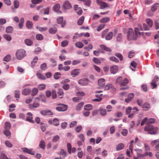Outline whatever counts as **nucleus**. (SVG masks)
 Here are the masks:
<instances>
[{
  "label": "nucleus",
  "instance_id": "55",
  "mask_svg": "<svg viewBox=\"0 0 159 159\" xmlns=\"http://www.w3.org/2000/svg\"><path fill=\"white\" fill-rule=\"evenodd\" d=\"M68 151L70 154L71 153V146L70 143H68L67 144Z\"/></svg>",
  "mask_w": 159,
  "mask_h": 159
},
{
  "label": "nucleus",
  "instance_id": "6",
  "mask_svg": "<svg viewBox=\"0 0 159 159\" xmlns=\"http://www.w3.org/2000/svg\"><path fill=\"white\" fill-rule=\"evenodd\" d=\"M34 100L35 101L33 102V104L29 105V107L30 108H37L39 106V98L37 97L35 98Z\"/></svg>",
  "mask_w": 159,
  "mask_h": 159
},
{
  "label": "nucleus",
  "instance_id": "56",
  "mask_svg": "<svg viewBox=\"0 0 159 159\" xmlns=\"http://www.w3.org/2000/svg\"><path fill=\"white\" fill-rule=\"evenodd\" d=\"M42 0H31L32 3L34 4H37L40 3Z\"/></svg>",
  "mask_w": 159,
  "mask_h": 159
},
{
  "label": "nucleus",
  "instance_id": "3",
  "mask_svg": "<svg viewBox=\"0 0 159 159\" xmlns=\"http://www.w3.org/2000/svg\"><path fill=\"white\" fill-rule=\"evenodd\" d=\"M139 35H137L135 33V34H134L133 30L131 28L129 29L127 32V38L128 40H135L137 39V37Z\"/></svg>",
  "mask_w": 159,
  "mask_h": 159
},
{
  "label": "nucleus",
  "instance_id": "25",
  "mask_svg": "<svg viewBox=\"0 0 159 159\" xmlns=\"http://www.w3.org/2000/svg\"><path fill=\"white\" fill-rule=\"evenodd\" d=\"M57 93L60 98H63L64 95V93L62 89H59L58 90Z\"/></svg>",
  "mask_w": 159,
  "mask_h": 159
},
{
  "label": "nucleus",
  "instance_id": "28",
  "mask_svg": "<svg viewBox=\"0 0 159 159\" xmlns=\"http://www.w3.org/2000/svg\"><path fill=\"white\" fill-rule=\"evenodd\" d=\"M39 146L41 148L43 149L45 148V143L44 140H41L40 142Z\"/></svg>",
  "mask_w": 159,
  "mask_h": 159
},
{
  "label": "nucleus",
  "instance_id": "37",
  "mask_svg": "<svg viewBox=\"0 0 159 159\" xmlns=\"http://www.w3.org/2000/svg\"><path fill=\"white\" fill-rule=\"evenodd\" d=\"M100 47L102 49H104L107 52H110L111 51V49L110 48L106 47L105 45H100Z\"/></svg>",
  "mask_w": 159,
  "mask_h": 159
},
{
  "label": "nucleus",
  "instance_id": "46",
  "mask_svg": "<svg viewBox=\"0 0 159 159\" xmlns=\"http://www.w3.org/2000/svg\"><path fill=\"white\" fill-rule=\"evenodd\" d=\"M75 45L76 47L79 48H81L83 46V43L80 42H77L75 43Z\"/></svg>",
  "mask_w": 159,
  "mask_h": 159
},
{
  "label": "nucleus",
  "instance_id": "14",
  "mask_svg": "<svg viewBox=\"0 0 159 159\" xmlns=\"http://www.w3.org/2000/svg\"><path fill=\"white\" fill-rule=\"evenodd\" d=\"M118 70V67L116 65L111 66L110 68V70L111 73L115 74L116 73Z\"/></svg>",
  "mask_w": 159,
  "mask_h": 159
},
{
  "label": "nucleus",
  "instance_id": "36",
  "mask_svg": "<svg viewBox=\"0 0 159 159\" xmlns=\"http://www.w3.org/2000/svg\"><path fill=\"white\" fill-rule=\"evenodd\" d=\"M24 21V18H21L20 20V22L19 24V27L20 29H21L22 28L23 26Z\"/></svg>",
  "mask_w": 159,
  "mask_h": 159
},
{
  "label": "nucleus",
  "instance_id": "60",
  "mask_svg": "<svg viewBox=\"0 0 159 159\" xmlns=\"http://www.w3.org/2000/svg\"><path fill=\"white\" fill-rule=\"evenodd\" d=\"M122 38V34L121 33L118 34L116 37V41L119 42L121 41Z\"/></svg>",
  "mask_w": 159,
  "mask_h": 159
},
{
  "label": "nucleus",
  "instance_id": "57",
  "mask_svg": "<svg viewBox=\"0 0 159 159\" xmlns=\"http://www.w3.org/2000/svg\"><path fill=\"white\" fill-rule=\"evenodd\" d=\"M37 75L38 77L39 78L42 80H45L46 78L45 76L42 74L40 73L37 74Z\"/></svg>",
  "mask_w": 159,
  "mask_h": 159
},
{
  "label": "nucleus",
  "instance_id": "4",
  "mask_svg": "<svg viewBox=\"0 0 159 159\" xmlns=\"http://www.w3.org/2000/svg\"><path fill=\"white\" fill-rule=\"evenodd\" d=\"M25 51L23 49H20L16 51V58L18 60L22 59L25 56Z\"/></svg>",
  "mask_w": 159,
  "mask_h": 159
},
{
  "label": "nucleus",
  "instance_id": "9",
  "mask_svg": "<svg viewBox=\"0 0 159 159\" xmlns=\"http://www.w3.org/2000/svg\"><path fill=\"white\" fill-rule=\"evenodd\" d=\"M97 2L100 6V8L101 9L106 7H109V6L107 3L100 0H97Z\"/></svg>",
  "mask_w": 159,
  "mask_h": 159
},
{
  "label": "nucleus",
  "instance_id": "22",
  "mask_svg": "<svg viewBox=\"0 0 159 159\" xmlns=\"http://www.w3.org/2000/svg\"><path fill=\"white\" fill-rule=\"evenodd\" d=\"M125 145L123 143H120L116 146V149L117 151H119L122 149L124 147Z\"/></svg>",
  "mask_w": 159,
  "mask_h": 159
},
{
  "label": "nucleus",
  "instance_id": "44",
  "mask_svg": "<svg viewBox=\"0 0 159 159\" xmlns=\"http://www.w3.org/2000/svg\"><path fill=\"white\" fill-rule=\"evenodd\" d=\"M3 37L7 41H10L11 40V37L9 35L5 34L3 35Z\"/></svg>",
  "mask_w": 159,
  "mask_h": 159
},
{
  "label": "nucleus",
  "instance_id": "32",
  "mask_svg": "<svg viewBox=\"0 0 159 159\" xmlns=\"http://www.w3.org/2000/svg\"><path fill=\"white\" fill-rule=\"evenodd\" d=\"M146 21L150 28L152 27L153 22L152 20L148 18L146 20Z\"/></svg>",
  "mask_w": 159,
  "mask_h": 159
},
{
  "label": "nucleus",
  "instance_id": "29",
  "mask_svg": "<svg viewBox=\"0 0 159 159\" xmlns=\"http://www.w3.org/2000/svg\"><path fill=\"white\" fill-rule=\"evenodd\" d=\"M24 42L25 44L28 46H31L33 43V42L28 39H25Z\"/></svg>",
  "mask_w": 159,
  "mask_h": 159
},
{
  "label": "nucleus",
  "instance_id": "39",
  "mask_svg": "<svg viewBox=\"0 0 159 159\" xmlns=\"http://www.w3.org/2000/svg\"><path fill=\"white\" fill-rule=\"evenodd\" d=\"M110 19L108 17H105L100 20V21L102 23H105L108 22L110 20Z\"/></svg>",
  "mask_w": 159,
  "mask_h": 159
},
{
  "label": "nucleus",
  "instance_id": "16",
  "mask_svg": "<svg viewBox=\"0 0 159 159\" xmlns=\"http://www.w3.org/2000/svg\"><path fill=\"white\" fill-rule=\"evenodd\" d=\"M134 97V94L133 93H130L128 94L127 98L125 99V101L127 103H128L132 101Z\"/></svg>",
  "mask_w": 159,
  "mask_h": 159
},
{
  "label": "nucleus",
  "instance_id": "59",
  "mask_svg": "<svg viewBox=\"0 0 159 159\" xmlns=\"http://www.w3.org/2000/svg\"><path fill=\"white\" fill-rule=\"evenodd\" d=\"M143 102V100L141 99H138L137 100V102L138 104L140 107H142Z\"/></svg>",
  "mask_w": 159,
  "mask_h": 159
},
{
  "label": "nucleus",
  "instance_id": "15",
  "mask_svg": "<svg viewBox=\"0 0 159 159\" xmlns=\"http://www.w3.org/2000/svg\"><path fill=\"white\" fill-rule=\"evenodd\" d=\"M75 10L78 15H80L82 14L83 11L81 8L78 7V6L77 5H75L74 6Z\"/></svg>",
  "mask_w": 159,
  "mask_h": 159
},
{
  "label": "nucleus",
  "instance_id": "30",
  "mask_svg": "<svg viewBox=\"0 0 159 159\" xmlns=\"http://www.w3.org/2000/svg\"><path fill=\"white\" fill-rule=\"evenodd\" d=\"M113 36V33L112 32H109L106 36L105 39L107 40H110L111 39Z\"/></svg>",
  "mask_w": 159,
  "mask_h": 159
},
{
  "label": "nucleus",
  "instance_id": "27",
  "mask_svg": "<svg viewBox=\"0 0 159 159\" xmlns=\"http://www.w3.org/2000/svg\"><path fill=\"white\" fill-rule=\"evenodd\" d=\"M84 104L83 102H81L79 103L77 106L76 107V110L77 111H80L81 110Z\"/></svg>",
  "mask_w": 159,
  "mask_h": 159
},
{
  "label": "nucleus",
  "instance_id": "26",
  "mask_svg": "<svg viewBox=\"0 0 159 159\" xmlns=\"http://www.w3.org/2000/svg\"><path fill=\"white\" fill-rule=\"evenodd\" d=\"M13 30V28L11 26H8L6 28V31L7 33H11Z\"/></svg>",
  "mask_w": 159,
  "mask_h": 159
},
{
  "label": "nucleus",
  "instance_id": "13",
  "mask_svg": "<svg viewBox=\"0 0 159 159\" xmlns=\"http://www.w3.org/2000/svg\"><path fill=\"white\" fill-rule=\"evenodd\" d=\"M57 22L58 24H61V27H64L66 25V22L63 20V17L61 16L57 19Z\"/></svg>",
  "mask_w": 159,
  "mask_h": 159
},
{
  "label": "nucleus",
  "instance_id": "58",
  "mask_svg": "<svg viewBox=\"0 0 159 159\" xmlns=\"http://www.w3.org/2000/svg\"><path fill=\"white\" fill-rule=\"evenodd\" d=\"M38 92V89L36 88H34L32 90V96L35 95Z\"/></svg>",
  "mask_w": 159,
  "mask_h": 159
},
{
  "label": "nucleus",
  "instance_id": "61",
  "mask_svg": "<svg viewBox=\"0 0 159 159\" xmlns=\"http://www.w3.org/2000/svg\"><path fill=\"white\" fill-rule=\"evenodd\" d=\"M60 75H61V74L60 73L56 72L54 75V78L55 79L57 80L60 78Z\"/></svg>",
  "mask_w": 159,
  "mask_h": 159
},
{
  "label": "nucleus",
  "instance_id": "19",
  "mask_svg": "<svg viewBox=\"0 0 159 159\" xmlns=\"http://www.w3.org/2000/svg\"><path fill=\"white\" fill-rule=\"evenodd\" d=\"M80 72L79 69H76L73 70L71 72V74L73 77H74L79 75Z\"/></svg>",
  "mask_w": 159,
  "mask_h": 159
},
{
  "label": "nucleus",
  "instance_id": "5",
  "mask_svg": "<svg viewBox=\"0 0 159 159\" xmlns=\"http://www.w3.org/2000/svg\"><path fill=\"white\" fill-rule=\"evenodd\" d=\"M56 110L58 111H65L67 108V105L62 104H58Z\"/></svg>",
  "mask_w": 159,
  "mask_h": 159
},
{
  "label": "nucleus",
  "instance_id": "53",
  "mask_svg": "<svg viewBox=\"0 0 159 159\" xmlns=\"http://www.w3.org/2000/svg\"><path fill=\"white\" fill-rule=\"evenodd\" d=\"M11 124L9 122H6L5 124V129H8L11 128Z\"/></svg>",
  "mask_w": 159,
  "mask_h": 159
},
{
  "label": "nucleus",
  "instance_id": "41",
  "mask_svg": "<svg viewBox=\"0 0 159 159\" xmlns=\"http://www.w3.org/2000/svg\"><path fill=\"white\" fill-rule=\"evenodd\" d=\"M109 59L111 61L115 62L116 63H118L119 61L118 59L114 56L111 57L109 58Z\"/></svg>",
  "mask_w": 159,
  "mask_h": 159
},
{
  "label": "nucleus",
  "instance_id": "42",
  "mask_svg": "<svg viewBox=\"0 0 159 159\" xmlns=\"http://www.w3.org/2000/svg\"><path fill=\"white\" fill-rule=\"evenodd\" d=\"M36 39L38 40H42L43 39V36L40 34H37L36 36Z\"/></svg>",
  "mask_w": 159,
  "mask_h": 159
},
{
  "label": "nucleus",
  "instance_id": "52",
  "mask_svg": "<svg viewBox=\"0 0 159 159\" xmlns=\"http://www.w3.org/2000/svg\"><path fill=\"white\" fill-rule=\"evenodd\" d=\"M14 6L15 8H17L19 7V2L17 0H15L14 2Z\"/></svg>",
  "mask_w": 159,
  "mask_h": 159
},
{
  "label": "nucleus",
  "instance_id": "31",
  "mask_svg": "<svg viewBox=\"0 0 159 159\" xmlns=\"http://www.w3.org/2000/svg\"><path fill=\"white\" fill-rule=\"evenodd\" d=\"M142 107L146 110H148L150 108V105L148 102H146L143 105Z\"/></svg>",
  "mask_w": 159,
  "mask_h": 159
},
{
  "label": "nucleus",
  "instance_id": "11",
  "mask_svg": "<svg viewBox=\"0 0 159 159\" xmlns=\"http://www.w3.org/2000/svg\"><path fill=\"white\" fill-rule=\"evenodd\" d=\"M22 150L25 153H27L31 155H34L35 154V152L32 151V149H28L24 148H21Z\"/></svg>",
  "mask_w": 159,
  "mask_h": 159
},
{
  "label": "nucleus",
  "instance_id": "17",
  "mask_svg": "<svg viewBox=\"0 0 159 159\" xmlns=\"http://www.w3.org/2000/svg\"><path fill=\"white\" fill-rule=\"evenodd\" d=\"M57 25H54L53 27L50 28L48 30L49 32L51 34H55L57 31Z\"/></svg>",
  "mask_w": 159,
  "mask_h": 159
},
{
  "label": "nucleus",
  "instance_id": "43",
  "mask_svg": "<svg viewBox=\"0 0 159 159\" xmlns=\"http://www.w3.org/2000/svg\"><path fill=\"white\" fill-rule=\"evenodd\" d=\"M38 59V58L37 56H36L34 57V58L31 62V66L32 67L34 66L35 63L37 61Z\"/></svg>",
  "mask_w": 159,
  "mask_h": 159
},
{
  "label": "nucleus",
  "instance_id": "7",
  "mask_svg": "<svg viewBox=\"0 0 159 159\" xmlns=\"http://www.w3.org/2000/svg\"><path fill=\"white\" fill-rule=\"evenodd\" d=\"M143 29L142 26L140 25H139L138 26V27H136L135 28L134 31L135 33L137 35H143V32H139V30H143Z\"/></svg>",
  "mask_w": 159,
  "mask_h": 159
},
{
  "label": "nucleus",
  "instance_id": "62",
  "mask_svg": "<svg viewBox=\"0 0 159 159\" xmlns=\"http://www.w3.org/2000/svg\"><path fill=\"white\" fill-rule=\"evenodd\" d=\"M76 94L78 96L82 97L85 95V93L83 91H78L77 92Z\"/></svg>",
  "mask_w": 159,
  "mask_h": 159
},
{
  "label": "nucleus",
  "instance_id": "2",
  "mask_svg": "<svg viewBox=\"0 0 159 159\" xmlns=\"http://www.w3.org/2000/svg\"><path fill=\"white\" fill-rule=\"evenodd\" d=\"M144 129L145 131H148V133L151 134H156L158 130L157 127H154L152 125H149L145 127Z\"/></svg>",
  "mask_w": 159,
  "mask_h": 159
},
{
  "label": "nucleus",
  "instance_id": "63",
  "mask_svg": "<svg viewBox=\"0 0 159 159\" xmlns=\"http://www.w3.org/2000/svg\"><path fill=\"white\" fill-rule=\"evenodd\" d=\"M128 130L126 129H123L121 132V134L124 136H126L128 133Z\"/></svg>",
  "mask_w": 159,
  "mask_h": 159
},
{
  "label": "nucleus",
  "instance_id": "24",
  "mask_svg": "<svg viewBox=\"0 0 159 159\" xmlns=\"http://www.w3.org/2000/svg\"><path fill=\"white\" fill-rule=\"evenodd\" d=\"M31 92V90L28 88L24 89L22 92V94L23 95H26L30 94Z\"/></svg>",
  "mask_w": 159,
  "mask_h": 159
},
{
  "label": "nucleus",
  "instance_id": "8",
  "mask_svg": "<svg viewBox=\"0 0 159 159\" xmlns=\"http://www.w3.org/2000/svg\"><path fill=\"white\" fill-rule=\"evenodd\" d=\"M89 80L87 78H83L79 80L78 81V83L82 86L87 85L89 83Z\"/></svg>",
  "mask_w": 159,
  "mask_h": 159
},
{
  "label": "nucleus",
  "instance_id": "33",
  "mask_svg": "<svg viewBox=\"0 0 159 159\" xmlns=\"http://www.w3.org/2000/svg\"><path fill=\"white\" fill-rule=\"evenodd\" d=\"M99 111H100V114L102 116H105L107 114V112L105 109L100 108Z\"/></svg>",
  "mask_w": 159,
  "mask_h": 159
},
{
  "label": "nucleus",
  "instance_id": "38",
  "mask_svg": "<svg viewBox=\"0 0 159 159\" xmlns=\"http://www.w3.org/2000/svg\"><path fill=\"white\" fill-rule=\"evenodd\" d=\"M26 26L28 29H31L33 26V23L31 21L28 20L26 23Z\"/></svg>",
  "mask_w": 159,
  "mask_h": 159
},
{
  "label": "nucleus",
  "instance_id": "48",
  "mask_svg": "<svg viewBox=\"0 0 159 159\" xmlns=\"http://www.w3.org/2000/svg\"><path fill=\"white\" fill-rule=\"evenodd\" d=\"M135 53V52L133 50L130 51L129 53L128 57L129 58H132L134 55Z\"/></svg>",
  "mask_w": 159,
  "mask_h": 159
},
{
  "label": "nucleus",
  "instance_id": "64",
  "mask_svg": "<svg viewBox=\"0 0 159 159\" xmlns=\"http://www.w3.org/2000/svg\"><path fill=\"white\" fill-rule=\"evenodd\" d=\"M4 134L7 137L10 135L11 133L10 131L7 129H5L4 131Z\"/></svg>",
  "mask_w": 159,
  "mask_h": 159
},
{
  "label": "nucleus",
  "instance_id": "47",
  "mask_svg": "<svg viewBox=\"0 0 159 159\" xmlns=\"http://www.w3.org/2000/svg\"><path fill=\"white\" fill-rule=\"evenodd\" d=\"M115 55L116 57L119 58L120 61H122L123 60V57L121 54L120 53H115Z\"/></svg>",
  "mask_w": 159,
  "mask_h": 159
},
{
  "label": "nucleus",
  "instance_id": "45",
  "mask_svg": "<svg viewBox=\"0 0 159 159\" xmlns=\"http://www.w3.org/2000/svg\"><path fill=\"white\" fill-rule=\"evenodd\" d=\"M46 87V85L43 84H40L38 86V89L40 90H43Z\"/></svg>",
  "mask_w": 159,
  "mask_h": 159
},
{
  "label": "nucleus",
  "instance_id": "40",
  "mask_svg": "<svg viewBox=\"0 0 159 159\" xmlns=\"http://www.w3.org/2000/svg\"><path fill=\"white\" fill-rule=\"evenodd\" d=\"M11 59V56L10 55H7L3 58V61L6 62H9Z\"/></svg>",
  "mask_w": 159,
  "mask_h": 159
},
{
  "label": "nucleus",
  "instance_id": "1",
  "mask_svg": "<svg viewBox=\"0 0 159 159\" xmlns=\"http://www.w3.org/2000/svg\"><path fill=\"white\" fill-rule=\"evenodd\" d=\"M128 83L129 80L127 78H125L123 80L122 77L121 76L118 77L116 80V83L120 86H125Z\"/></svg>",
  "mask_w": 159,
  "mask_h": 159
},
{
  "label": "nucleus",
  "instance_id": "12",
  "mask_svg": "<svg viewBox=\"0 0 159 159\" xmlns=\"http://www.w3.org/2000/svg\"><path fill=\"white\" fill-rule=\"evenodd\" d=\"M26 115L30 116H27L26 117L25 119L26 120L30 123H34V121L33 120V117L32 116V114L31 112H29L27 113Z\"/></svg>",
  "mask_w": 159,
  "mask_h": 159
},
{
  "label": "nucleus",
  "instance_id": "49",
  "mask_svg": "<svg viewBox=\"0 0 159 159\" xmlns=\"http://www.w3.org/2000/svg\"><path fill=\"white\" fill-rule=\"evenodd\" d=\"M52 98L54 99L56 98L57 97V95L56 93V91L54 90H52Z\"/></svg>",
  "mask_w": 159,
  "mask_h": 159
},
{
  "label": "nucleus",
  "instance_id": "18",
  "mask_svg": "<svg viewBox=\"0 0 159 159\" xmlns=\"http://www.w3.org/2000/svg\"><path fill=\"white\" fill-rule=\"evenodd\" d=\"M63 7L65 10L69 9L72 7L71 4L68 1H66L64 2Z\"/></svg>",
  "mask_w": 159,
  "mask_h": 159
},
{
  "label": "nucleus",
  "instance_id": "20",
  "mask_svg": "<svg viewBox=\"0 0 159 159\" xmlns=\"http://www.w3.org/2000/svg\"><path fill=\"white\" fill-rule=\"evenodd\" d=\"M60 8V4L59 3H57L54 6L53 10L55 12L61 13V12L59 11Z\"/></svg>",
  "mask_w": 159,
  "mask_h": 159
},
{
  "label": "nucleus",
  "instance_id": "34",
  "mask_svg": "<svg viewBox=\"0 0 159 159\" xmlns=\"http://www.w3.org/2000/svg\"><path fill=\"white\" fill-rule=\"evenodd\" d=\"M93 106L90 104L86 105L84 106V109L86 111H89L93 109Z\"/></svg>",
  "mask_w": 159,
  "mask_h": 159
},
{
  "label": "nucleus",
  "instance_id": "21",
  "mask_svg": "<svg viewBox=\"0 0 159 159\" xmlns=\"http://www.w3.org/2000/svg\"><path fill=\"white\" fill-rule=\"evenodd\" d=\"M98 84L99 86L102 88H103L105 84V80L103 78H101L99 79L98 81Z\"/></svg>",
  "mask_w": 159,
  "mask_h": 159
},
{
  "label": "nucleus",
  "instance_id": "50",
  "mask_svg": "<svg viewBox=\"0 0 159 159\" xmlns=\"http://www.w3.org/2000/svg\"><path fill=\"white\" fill-rule=\"evenodd\" d=\"M93 61L94 63L96 64H100L101 62L99 59L96 57H94Z\"/></svg>",
  "mask_w": 159,
  "mask_h": 159
},
{
  "label": "nucleus",
  "instance_id": "10",
  "mask_svg": "<svg viewBox=\"0 0 159 159\" xmlns=\"http://www.w3.org/2000/svg\"><path fill=\"white\" fill-rule=\"evenodd\" d=\"M48 123L51 125H53L55 126H57L59 125V120L56 118H54L53 120L50 119L48 120Z\"/></svg>",
  "mask_w": 159,
  "mask_h": 159
},
{
  "label": "nucleus",
  "instance_id": "23",
  "mask_svg": "<svg viewBox=\"0 0 159 159\" xmlns=\"http://www.w3.org/2000/svg\"><path fill=\"white\" fill-rule=\"evenodd\" d=\"M159 6L158 3H155L151 7V10L152 11H155L157 9V8Z\"/></svg>",
  "mask_w": 159,
  "mask_h": 159
},
{
  "label": "nucleus",
  "instance_id": "35",
  "mask_svg": "<svg viewBox=\"0 0 159 159\" xmlns=\"http://www.w3.org/2000/svg\"><path fill=\"white\" fill-rule=\"evenodd\" d=\"M84 16H81L80 19H79L77 21V24L79 25H81L84 20Z\"/></svg>",
  "mask_w": 159,
  "mask_h": 159
},
{
  "label": "nucleus",
  "instance_id": "54",
  "mask_svg": "<svg viewBox=\"0 0 159 159\" xmlns=\"http://www.w3.org/2000/svg\"><path fill=\"white\" fill-rule=\"evenodd\" d=\"M37 28L39 30V31H45L47 30V28L46 27H37Z\"/></svg>",
  "mask_w": 159,
  "mask_h": 159
},
{
  "label": "nucleus",
  "instance_id": "51",
  "mask_svg": "<svg viewBox=\"0 0 159 159\" xmlns=\"http://www.w3.org/2000/svg\"><path fill=\"white\" fill-rule=\"evenodd\" d=\"M59 139L60 137L58 135H56L53 137L52 141L53 142H56Z\"/></svg>",
  "mask_w": 159,
  "mask_h": 159
}]
</instances>
